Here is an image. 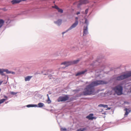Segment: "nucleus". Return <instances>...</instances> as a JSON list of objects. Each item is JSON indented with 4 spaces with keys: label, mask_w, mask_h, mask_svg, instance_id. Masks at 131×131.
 I'll return each instance as SVG.
<instances>
[{
    "label": "nucleus",
    "mask_w": 131,
    "mask_h": 131,
    "mask_svg": "<svg viewBox=\"0 0 131 131\" xmlns=\"http://www.w3.org/2000/svg\"><path fill=\"white\" fill-rule=\"evenodd\" d=\"M108 82L105 80H96L92 82L90 84L87 85L84 89L83 92L85 95H90L93 94L94 91V86L101 84H106Z\"/></svg>",
    "instance_id": "obj_1"
},
{
    "label": "nucleus",
    "mask_w": 131,
    "mask_h": 131,
    "mask_svg": "<svg viewBox=\"0 0 131 131\" xmlns=\"http://www.w3.org/2000/svg\"><path fill=\"white\" fill-rule=\"evenodd\" d=\"M112 90L118 95H121L122 94L123 88L120 85H118L113 88Z\"/></svg>",
    "instance_id": "obj_2"
},
{
    "label": "nucleus",
    "mask_w": 131,
    "mask_h": 131,
    "mask_svg": "<svg viewBox=\"0 0 131 131\" xmlns=\"http://www.w3.org/2000/svg\"><path fill=\"white\" fill-rule=\"evenodd\" d=\"M128 78V73L121 74L116 78V80L120 81Z\"/></svg>",
    "instance_id": "obj_3"
},
{
    "label": "nucleus",
    "mask_w": 131,
    "mask_h": 131,
    "mask_svg": "<svg viewBox=\"0 0 131 131\" xmlns=\"http://www.w3.org/2000/svg\"><path fill=\"white\" fill-rule=\"evenodd\" d=\"M69 99V97L67 95L64 96H60L58 99V101L59 102L65 101L68 100Z\"/></svg>",
    "instance_id": "obj_4"
},
{
    "label": "nucleus",
    "mask_w": 131,
    "mask_h": 131,
    "mask_svg": "<svg viewBox=\"0 0 131 131\" xmlns=\"http://www.w3.org/2000/svg\"><path fill=\"white\" fill-rule=\"evenodd\" d=\"M72 63V61L64 62L61 64V65L63 64L65 66V67H63V68H64L66 67H67L71 65Z\"/></svg>",
    "instance_id": "obj_5"
},
{
    "label": "nucleus",
    "mask_w": 131,
    "mask_h": 131,
    "mask_svg": "<svg viewBox=\"0 0 131 131\" xmlns=\"http://www.w3.org/2000/svg\"><path fill=\"white\" fill-rule=\"evenodd\" d=\"M89 2L88 0H81L80 2L78 4V7L81 5L82 4H85Z\"/></svg>",
    "instance_id": "obj_6"
},
{
    "label": "nucleus",
    "mask_w": 131,
    "mask_h": 131,
    "mask_svg": "<svg viewBox=\"0 0 131 131\" xmlns=\"http://www.w3.org/2000/svg\"><path fill=\"white\" fill-rule=\"evenodd\" d=\"M88 33V26H86V27H84L83 30V36H85Z\"/></svg>",
    "instance_id": "obj_7"
},
{
    "label": "nucleus",
    "mask_w": 131,
    "mask_h": 131,
    "mask_svg": "<svg viewBox=\"0 0 131 131\" xmlns=\"http://www.w3.org/2000/svg\"><path fill=\"white\" fill-rule=\"evenodd\" d=\"M78 23L77 22H75L71 25L69 29L70 30H71L73 28H75L78 25Z\"/></svg>",
    "instance_id": "obj_8"
},
{
    "label": "nucleus",
    "mask_w": 131,
    "mask_h": 131,
    "mask_svg": "<svg viewBox=\"0 0 131 131\" xmlns=\"http://www.w3.org/2000/svg\"><path fill=\"white\" fill-rule=\"evenodd\" d=\"M62 20L61 19H59L56 21L54 22V23L58 26H60L61 24Z\"/></svg>",
    "instance_id": "obj_9"
},
{
    "label": "nucleus",
    "mask_w": 131,
    "mask_h": 131,
    "mask_svg": "<svg viewBox=\"0 0 131 131\" xmlns=\"http://www.w3.org/2000/svg\"><path fill=\"white\" fill-rule=\"evenodd\" d=\"M87 71V70H85L78 72L75 75L76 76H78L84 74Z\"/></svg>",
    "instance_id": "obj_10"
},
{
    "label": "nucleus",
    "mask_w": 131,
    "mask_h": 131,
    "mask_svg": "<svg viewBox=\"0 0 131 131\" xmlns=\"http://www.w3.org/2000/svg\"><path fill=\"white\" fill-rule=\"evenodd\" d=\"M51 70H49L47 71V73H46L43 74L45 75H48V77L49 79H51L52 78V76L51 74H49V72H51Z\"/></svg>",
    "instance_id": "obj_11"
},
{
    "label": "nucleus",
    "mask_w": 131,
    "mask_h": 131,
    "mask_svg": "<svg viewBox=\"0 0 131 131\" xmlns=\"http://www.w3.org/2000/svg\"><path fill=\"white\" fill-rule=\"evenodd\" d=\"M20 2L21 0H13L11 1V3L13 5L19 3Z\"/></svg>",
    "instance_id": "obj_12"
},
{
    "label": "nucleus",
    "mask_w": 131,
    "mask_h": 131,
    "mask_svg": "<svg viewBox=\"0 0 131 131\" xmlns=\"http://www.w3.org/2000/svg\"><path fill=\"white\" fill-rule=\"evenodd\" d=\"M93 114H91L87 116L86 118L89 119H94V117H93Z\"/></svg>",
    "instance_id": "obj_13"
},
{
    "label": "nucleus",
    "mask_w": 131,
    "mask_h": 131,
    "mask_svg": "<svg viewBox=\"0 0 131 131\" xmlns=\"http://www.w3.org/2000/svg\"><path fill=\"white\" fill-rule=\"evenodd\" d=\"M125 110V111L126 112L124 114V116L126 117L127 116L129 113L130 112V111L127 108H126Z\"/></svg>",
    "instance_id": "obj_14"
},
{
    "label": "nucleus",
    "mask_w": 131,
    "mask_h": 131,
    "mask_svg": "<svg viewBox=\"0 0 131 131\" xmlns=\"http://www.w3.org/2000/svg\"><path fill=\"white\" fill-rule=\"evenodd\" d=\"M4 23V21L2 19H0V28L3 26Z\"/></svg>",
    "instance_id": "obj_15"
},
{
    "label": "nucleus",
    "mask_w": 131,
    "mask_h": 131,
    "mask_svg": "<svg viewBox=\"0 0 131 131\" xmlns=\"http://www.w3.org/2000/svg\"><path fill=\"white\" fill-rule=\"evenodd\" d=\"M44 104L43 103H40L38 104V105H37V106L36 107L40 108L44 106Z\"/></svg>",
    "instance_id": "obj_16"
},
{
    "label": "nucleus",
    "mask_w": 131,
    "mask_h": 131,
    "mask_svg": "<svg viewBox=\"0 0 131 131\" xmlns=\"http://www.w3.org/2000/svg\"><path fill=\"white\" fill-rule=\"evenodd\" d=\"M5 72V69H0V74L2 75H5L4 72Z\"/></svg>",
    "instance_id": "obj_17"
},
{
    "label": "nucleus",
    "mask_w": 131,
    "mask_h": 131,
    "mask_svg": "<svg viewBox=\"0 0 131 131\" xmlns=\"http://www.w3.org/2000/svg\"><path fill=\"white\" fill-rule=\"evenodd\" d=\"M26 106L28 107H36L37 105L36 104H29L27 105Z\"/></svg>",
    "instance_id": "obj_18"
},
{
    "label": "nucleus",
    "mask_w": 131,
    "mask_h": 131,
    "mask_svg": "<svg viewBox=\"0 0 131 131\" xmlns=\"http://www.w3.org/2000/svg\"><path fill=\"white\" fill-rule=\"evenodd\" d=\"M32 77L30 76H28L25 78V81H29L31 78Z\"/></svg>",
    "instance_id": "obj_19"
},
{
    "label": "nucleus",
    "mask_w": 131,
    "mask_h": 131,
    "mask_svg": "<svg viewBox=\"0 0 131 131\" xmlns=\"http://www.w3.org/2000/svg\"><path fill=\"white\" fill-rule=\"evenodd\" d=\"M86 129L85 128H80L78 129L77 131H83Z\"/></svg>",
    "instance_id": "obj_20"
},
{
    "label": "nucleus",
    "mask_w": 131,
    "mask_h": 131,
    "mask_svg": "<svg viewBox=\"0 0 131 131\" xmlns=\"http://www.w3.org/2000/svg\"><path fill=\"white\" fill-rule=\"evenodd\" d=\"M58 12H60L61 13H62L63 12V10L59 8L57 9Z\"/></svg>",
    "instance_id": "obj_21"
},
{
    "label": "nucleus",
    "mask_w": 131,
    "mask_h": 131,
    "mask_svg": "<svg viewBox=\"0 0 131 131\" xmlns=\"http://www.w3.org/2000/svg\"><path fill=\"white\" fill-rule=\"evenodd\" d=\"M85 23L86 25V26H88L89 25V21L86 19L85 18Z\"/></svg>",
    "instance_id": "obj_22"
},
{
    "label": "nucleus",
    "mask_w": 131,
    "mask_h": 131,
    "mask_svg": "<svg viewBox=\"0 0 131 131\" xmlns=\"http://www.w3.org/2000/svg\"><path fill=\"white\" fill-rule=\"evenodd\" d=\"M5 72H6L7 74H10V71H9L7 69H5Z\"/></svg>",
    "instance_id": "obj_23"
},
{
    "label": "nucleus",
    "mask_w": 131,
    "mask_h": 131,
    "mask_svg": "<svg viewBox=\"0 0 131 131\" xmlns=\"http://www.w3.org/2000/svg\"><path fill=\"white\" fill-rule=\"evenodd\" d=\"M47 102L48 104H49L51 103V100H50L49 97H48V100H47Z\"/></svg>",
    "instance_id": "obj_24"
},
{
    "label": "nucleus",
    "mask_w": 131,
    "mask_h": 131,
    "mask_svg": "<svg viewBox=\"0 0 131 131\" xmlns=\"http://www.w3.org/2000/svg\"><path fill=\"white\" fill-rule=\"evenodd\" d=\"M5 101V100L4 99H3L0 100V104L3 103Z\"/></svg>",
    "instance_id": "obj_25"
},
{
    "label": "nucleus",
    "mask_w": 131,
    "mask_h": 131,
    "mask_svg": "<svg viewBox=\"0 0 131 131\" xmlns=\"http://www.w3.org/2000/svg\"><path fill=\"white\" fill-rule=\"evenodd\" d=\"M69 30H70L68 28L67 30H66V31H64L63 32H62V34L63 35L64 34H65V33L67 32Z\"/></svg>",
    "instance_id": "obj_26"
},
{
    "label": "nucleus",
    "mask_w": 131,
    "mask_h": 131,
    "mask_svg": "<svg viewBox=\"0 0 131 131\" xmlns=\"http://www.w3.org/2000/svg\"><path fill=\"white\" fill-rule=\"evenodd\" d=\"M52 7L54 8H55L57 10L59 8L58 7L57 5H55L54 6H52Z\"/></svg>",
    "instance_id": "obj_27"
},
{
    "label": "nucleus",
    "mask_w": 131,
    "mask_h": 131,
    "mask_svg": "<svg viewBox=\"0 0 131 131\" xmlns=\"http://www.w3.org/2000/svg\"><path fill=\"white\" fill-rule=\"evenodd\" d=\"M61 131H66L67 130V129L66 128H61Z\"/></svg>",
    "instance_id": "obj_28"
},
{
    "label": "nucleus",
    "mask_w": 131,
    "mask_h": 131,
    "mask_svg": "<svg viewBox=\"0 0 131 131\" xmlns=\"http://www.w3.org/2000/svg\"><path fill=\"white\" fill-rule=\"evenodd\" d=\"M98 63V62L97 61H96L95 62H94L93 63V64H91V66H93L94 64H96Z\"/></svg>",
    "instance_id": "obj_29"
},
{
    "label": "nucleus",
    "mask_w": 131,
    "mask_h": 131,
    "mask_svg": "<svg viewBox=\"0 0 131 131\" xmlns=\"http://www.w3.org/2000/svg\"><path fill=\"white\" fill-rule=\"evenodd\" d=\"M10 93L12 95H15L17 93V92H11Z\"/></svg>",
    "instance_id": "obj_30"
},
{
    "label": "nucleus",
    "mask_w": 131,
    "mask_h": 131,
    "mask_svg": "<svg viewBox=\"0 0 131 131\" xmlns=\"http://www.w3.org/2000/svg\"><path fill=\"white\" fill-rule=\"evenodd\" d=\"M75 22H77V23H79V21H78V18L77 17H76L75 18Z\"/></svg>",
    "instance_id": "obj_31"
},
{
    "label": "nucleus",
    "mask_w": 131,
    "mask_h": 131,
    "mask_svg": "<svg viewBox=\"0 0 131 131\" xmlns=\"http://www.w3.org/2000/svg\"><path fill=\"white\" fill-rule=\"evenodd\" d=\"M79 60H77L74 61H73V63L74 64H75V63H77L79 62Z\"/></svg>",
    "instance_id": "obj_32"
},
{
    "label": "nucleus",
    "mask_w": 131,
    "mask_h": 131,
    "mask_svg": "<svg viewBox=\"0 0 131 131\" xmlns=\"http://www.w3.org/2000/svg\"><path fill=\"white\" fill-rule=\"evenodd\" d=\"M131 77V72L128 73V78Z\"/></svg>",
    "instance_id": "obj_33"
},
{
    "label": "nucleus",
    "mask_w": 131,
    "mask_h": 131,
    "mask_svg": "<svg viewBox=\"0 0 131 131\" xmlns=\"http://www.w3.org/2000/svg\"><path fill=\"white\" fill-rule=\"evenodd\" d=\"M88 11H89V9H86L85 11V13L86 14L88 13Z\"/></svg>",
    "instance_id": "obj_34"
},
{
    "label": "nucleus",
    "mask_w": 131,
    "mask_h": 131,
    "mask_svg": "<svg viewBox=\"0 0 131 131\" xmlns=\"http://www.w3.org/2000/svg\"><path fill=\"white\" fill-rule=\"evenodd\" d=\"M104 105V104H100L98 106L100 107H103Z\"/></svg>",
    "instance_id": "obj_35"
},
{
    "label": "nucleus",
    "mask_w": 131,
    "mask_h": 131,
    "mask_svg": "<svg viewBox=\"0 0 131 131\" xmlns=\"http://www.w3.org/2000/svg\"><path fill=\"white\" fill-rule=\"evenodd\" d=\"M4 97L6 98L5 99H4L5 100V101L6 100H7L8 99V98H7V96L5 95L4 96Z\"/></svg>",
    "instance_id": "obj_36"
},
{
    "label": "nucleus",
    "mask_w": 131,
    "mask_h": 131,
    "mask_svg": "<svg viewBox=\"0 0 131 131\" xmlns=\"http://www.w3.org/2000/svg\"><path fill=\"white\" fill-rule=\"evenodd\" d=\"M74 48H75V47H73L71 48V49L74 50H76V49H74Z\"/></svg>",
    "instance_id": "obj_37"
},
{
    "label": "nucleus",
    "mask_w": 131,
    "mask_h": 131,
    "mask_svg": "<svg viewBox=\"0 0 131 131\" xmlns=\"http://www.w3.org/2000/svg\"><path fill=\"white\" fill-rule=\"evenodd\" d=\"M107 105H104L103 107H107Z\"/></svg>",
    "instance_id": "obj_38"
},
{
    "label": "nucleus",
    "mask_w": 131,
    "mask_h": 131,
    "mask_svg": "<svg viewBox=\"0 0 131 131\" xmlns=\"http://www.w3.org/2000/svg\"><path fill=\"white\" fill-rule=\"evenodd\" d=\"M10 73H11L12 74H14L15 73V72H14L10 71Z\"/></svg>",
    "instance_id": "obj_39"
},
{
    "label": "nucleus",
    "mask_w": 131,
    "mask_h": 131,
    "mask_svg": "<svg viewBox=\"0 0 131 131\" xmlns=\"http://www.w3.org/2000/svg\"><path fill=\"white\" fill-rule=\"evenodd\" d=\"M80 12H77L76 13L77 15H78L79 14H80Z\"/></svg>",
    "instance_id": "obj_40"
},
{
    "label": "nucleus",
    "mask_w": 131,
    "mask_h": 131,
    "mask_svg": "<svg viewBox=\"0 0 131 131\" xmlns=\"http://www.w3.org/2000/svg\"><path fill=\"white\" fill-rule=\"evenodd\" d=\"M3 81L0 80V85L2 84V83H3Z\"/></svg>",
    "instance_id": "obj_41"
},
{
    "label": "nucleus",
    "mask_w": 131,
    "mask_h": 131,
    "mask_svg": "<svg viewBox=\"0 0 131 131\" xmlns=\"http://www.w3.org/2000/svg\"><path fill=\"white\" fill-rule=\"evenodd\" d=\"M47 97H48H48H49L48 94H47Z\"/></svg>",
    "instance_id": "obj_42"
},
{
    "label": "nucleus",
    "mask_w": 131,
    "mask_h": 131,
    "mask_svg": "<svg viewBox=\"0 0 131 131\" xmlns=\"http://www.w3.org/2000/svg\"><path fill=\"white\" fill-rule=\"evenodd\" d=\"M3 9L4 10H6V9H5V8H3Z\"/></svg>",
    "instance_id": "obj_43"
},
{
    "label": "nucleus",
    "mask_w": 131,
    "mask_h": 131,
    "mask_svg": "<svg viewBox=\"0 0 131 131\" xmlns=\"http://www.w3.org/2000/svg\"><path fill=\"white\" fill-rule=\"evenodd\" d=\"M130 92L131 93V89H130Z\"/></svg>",
    "instance_id": "obj_44"
},
{
    "label": "nucleus",
    "mask_w": 131,
    "mask_h": 131,
    "mask_svg": "<svg viewBox=\"0 0 131 131\" xmlns=\"http://www.w3.org/2000/svg\"><path fill=\"white\" fill-rule=\"evenodd\" d=\"M7 103V102H5V103H6H6Z\"/></svg>",
    "instance_id": "obj_45"
},
{
    "label": "nucleus",
    "mask_w": 131,
    "mask_h": 131,
    "mask_svg": "<svg viewBox=\"0 0 131 131\" xmlns=\"http://www.w3.org/2000/svg\"><path fill=\"white\" fill-rule=\"evenodd\" d=\"M1 89L0 88V91H1Z\"/></svg>",
    "instance_id": "obj_46"
}]
</instances>
